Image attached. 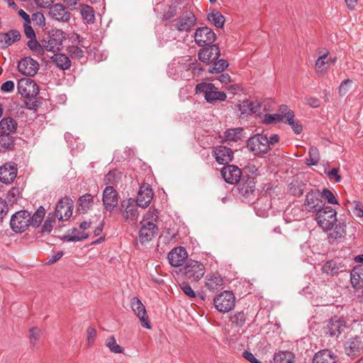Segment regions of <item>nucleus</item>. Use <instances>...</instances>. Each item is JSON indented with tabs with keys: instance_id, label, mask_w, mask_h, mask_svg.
I'll list each match as a JSON object with an SVG mask.
<instances>
[{
	"instance_id": "1",
	"label": "nucleus",
	"mask_w": 363,
	"mask_h": 363,
	"mask_svg": "<svg viewBox=\"0 0 363 363\" xmlns=\"http://www.w3.org/2000/svg\"><path fill=\"white\" fill-rule=\"evenodd\" d=\"M158 220V211L150 209L140 221V228L138 232L139 240L142 244L150 242L158 233L156 224Z\"/></svg>"
},
{
	"instance_id": "2",
	"label": "nucleus",
	"mask_w": 363,
	"mask_h": 363,
	"mask_svg": "<svg viewBox=\"0 0 363 363\" xmlns=\"http://www.w3.org/2000/svg\"><path fill=\"white\" fill-rule=\"evenodd\" d=\"M196 93L201 94L205 100L210 104L225 101L227 96L224 91H218L212 83L201 82L196 86Z\"/></svg>"
},
{
	"instance_id": "3",
	"label": "nucleus",
	"mask_w": 363,
	"mask_h": 363,
	"mask_svg": "<svg viewBox=\"0 0 363 363\" xmlns=\"http://www.w3.org/2000/svg\"><path fill=\"white\" fill-rule=\"evenodd\" d=\"M315 220L324 231L331 230L337 222V211L331 206H325L315 215Z\"/></svg>"
},
{
	"instance_id": "4",
	"label": "nucleus",
	"mask_w": 363,
	"mask_h": 363,
	"mask_svg": "<svg viewBox=\"0 0 363 363\" xmlns=\"http://www.w3.org/2000/svg\"><path fill=\"white\" fill-rule=\"evenodd\" d=\"M65 38V33L62 30L52 29L43 40L45 50L52 52L59 51Z\"/></svg>"
},
{
	"instance_id": "5",
	"label": "nucleus",
	"mask_w": 363,
	"mask_h": 363,
	"mask_svg": "<svg viewBox=\"0 0 363 363\" xmlns=\"http://www.w3.org/2000/svg\"><path fill=\"white\" fill-rule=\"evenodd\" d=\"M247 147L255 155H264L270 150L268 147L267 137L263 134H256L250 137L247 142Z\"/></svg>"
},
{
	"instance_id": "6",
	"label": "nucleus",
	"mask_w": 363,
	"mask_h": 363,
	"mask_svg": "<svg viewBox=\"0 0 363 363\" xmlns=\"http://www.w3.org/2000/svg\"><path fill=\"white\" fill-rule=\"evenodd\" d=\"M213 303L219 312L228 313L234 308L235 298L233 292L225 291L214 298Z\"/></svg>"
},
{
	"instance_id": "7",
	"label": "nucleus",
	"mask_w": 363,
	"mask_h": 363,
	"mask_svg": "<svg viewBox=\"0 0 363 363\" xmlns=\"http://www.w3.org/2000/svg\"><path fill=\"white\" fill-rule=\"evenodd\" d=\"M30 213L26 210L18 211L12 215L10 220V226L15 233H23L30 225Z\"/></svg>"
},
{
	"instance_id": "8",
	"label": "nucleus",
	"mask_w": 363,
	"mask_h": 363,
	"mask_svg": "<svg viewBox=\"0 0 363 363\" xmlns=\"http://www.w3.org/2000/svg\"><path fill=\"white\" fill-rule=\"evenodd\" d=\"M303 204L307 211L313 213L314 216L325 206L319 190L308 192Z\"/></svg>"
},
{
	"instance_id": "9",
	"label": "nucleus",
	"mask_w": 363,
	"mask_h": 363,
	"mask_svg": "<svg viewBox=\"0 0 363 363\" xmlns=\"http://www.w3.org/2000/svg\"><path fill=\"white\" fill-rule=\"evenodd\" d=\"M183 273L186 279L192 281H198L205 274V267L198 261L189 260L183 268Z\"/></svg>"
},
{
	"instance_id": "10",
	"label": "nucleus",
	"mask_w": 363,
	"mask_h": 363,
	"mask_svg": "<svg viewBox=\"0 0 363 363\" xmlns=\"http://www.w3.org/2000/svg\"><path fill=\"white\" fill-rule=\"evenodd\" d=\"M137 203L133 199L123 200L121 203V213L123 217L129 222L135 223L139 213Z\"/></svg>"
},
{
	"instance_id": "11",
	"label": "nucleus",
	"mask_w": 363,
	"mask_h": 363,
	"mask_svg": "<svg viewBox=\"0 0 363 363\" xmlns=\"http://www.w3.org/2000/svg\"><path fill=\"white\" fill-rule=\"evenodd\" d=\"M130 307L133 313L139 318L140 324L143 327L150 329L151 325L150 323L149 317L145 306L138 297H133L130 300Z\"/></svg>"
},
{
	"instance_id": "12",
	"label": "nucleus",
	"mask_w": 363,
	"mask_h": 363,
	"mask_svg": "<svg viewBox=\"0 0 363 363\" xmlns=\"http://www.w3.org/2000/svg\"><path fill=\"white\" fill-rule=\"evenodd\" d=\"M216 38L213 30L208 27L199 28L194 33L195 42L200 47L213 44Z\"/></svg>"
},
{
	"instance_id": "13",
	"label": "nucleus",
	"mask_w": 363,
	"mask_h": 363,
	"mask_svg": "<svg viewBox=\"0 0 363 363\" xmlns=\"http://www.w3.org/2000/svg\"><path fill=\"white\" fill-rule=\"evenodd\" d=\"M72 211L73 203L70 199L65 196L57 203L54 216L60 220H67L72 215Z\"/></svg>"
},
{
	"instance_id": "14",
	"label": "nucleus",
	"mask_w": 363,
	"mask_h": 363,
	"mask_svg": "<svg viewBox=\"0 0 363 363\" xmlns=\"http://www.w3.org/2000/svg\"><path fill=\"white\" fill-rule=\"evenodd\" d=\"M18 92L23 97L32 98L38 94V85L30 78H22L18 82Z\"/></svg>"
},
{
	"instance_id": "15",
	"label": "nucleus",
	"mask_w": 363,
	"mask_h": 363,
	"mask_svg": "<svg viewBox=\"0 0 363 363\" xmlns=\"http://www.w3.org/2000/svg\"><path fill=\"white\" fill-rule=\"evenodd\" d=\"M103 205L107 211L111 212L118 203V194L111 186H106L103 191Z\"/></svg>"
},
{
	"instance_id": "16",
	"label": "nucleus",
	"mask_w": 363,
	"mask_h": 363,
	"mask_svg": "<svg viewBox=\"0 0 363 363\" xmlns=\"http://www.w3.org/2000/svg\"><path fill=\"white\" fill-rule=\"evenodd\" d=\"M220 55L219 48L215 44L204 46L198 54L199 59L205 63H210L218 60Z\"/></svg>"
},
{
	"instance_id": "17",
	"label": "nucleus",
	"mask_w": 363,
	"mask_h": 363,
	"mask_svg": "<svg viewBox=\"0 0 363 363\" xmlns=\"http://www.w3.org/2000/svg\"><path fill=\"white\" fill-rule=\"evenodd\" d=\"M38 69V62L29 57L21 60L18 63V71L26 76L35 75Z\"/></svg>"
},
{
	"instance_id": "18",
	"label": "nucleus",
	"mask_w": 363,
	"mask_h": 363,
	"mask_svg": "<svg viewBox=\"0 0 363 363\" xmlns=\"http://www.w3.org/2000/svg\"><path fill=\"white\" fill-rule=\"evenodd\" d=\"M346 328L345 322L337 317L331 318L325 328V333L337 338Z\"/></svg>"
},
{
	"instance_id": "19",
	"label": "nucleus",
	"mask_w": 363,
	"mask_h": 363,
	"mask_svg": "<svg viewBox=\"0 0 363 363\" xmlns=\"http://www.w3.org/2000/svg\"><path fill=\"white\" fill-rule=\"evenodd\" d=\"M213 155L219 164H228L233 160V152L229 147L218 145L214 147Z\"/></svg>"
},
{
	"instance_id": "20",
	"label": "nucleus",
	"mask_w": 363,
	"mask_h": 363,
	"mask_svg": "<svg viewBox=\"0 0 363 363\" xmlns=\"http://www.w3.org/2000/svg\"><path fill=\"white\" fill-rule=\"evenodd\" d=\"M345 350L347 355L355 357L363 352V340L359 337L350 338L345 343Z\"/></svg>"
},
{
	"instance_id": "21",
	"label": "nucleus",
	"mask_w": 363,
	"mask_h": 363,
	"mask_svg": "<svg viewBox=\"0 0 363 363\" xmlns=\"http://www.w3.org/2000/svg\"><path fill=\"white\" fill-rule=\"evenodd\" d=\"M186 257L187 252L185 248L182 247L174 248L169 252L167 255L169 262L172 267L182 266Z\"/></svg>"
},
{
	"instance_id": "22",
	"label": "nucleus",
	"mask_w": 363,
	"mask_h": 363,
	"mask_svg": "<svg viewBox=\"0 0 363 363\" xmlns=\"http://www.w3.org/2000/svg\"><path fill=\"white\" fill-rule=\"evenodd\" d=\"M221 174L227 183L234 184L240 181L241 170L237 166L228 165L222 169Z\"/></svg>"
},
{
	"instance_id": "23",
	"label": "nucleus",
	"mask_w": 363,
	"mask_h": 363,
	"mask_svg": "<svg viewBox=\"0 0 363 363\" xmlns=\"http://www.w3.org/2000/svg\"><path fill=\"white\" fill-rule=\"evenodd\" d=\"M153 197L152 188L149 185H143L140 187L136 200L137 205L142 208L147 207Z\"/></svg>"
},
{
	"instance_id": "24",
	"label": "nucleus",
	"mask_w": 363,
	"mask_h": 363,
	"mask_svg": "<svg viewBox=\"0 0 363 363\" xmlns=\"http://www.w3.org/2000/svg\"><path fill=\"white\" fill-rule=\"evenodd\" d=\"M49 14L50 17L59 22L66 23L70 19V13L60 4H55L50 8Z\"/></svg>"
},
{
	"instance_id": "25",
	"label": "nucleus",
	"mask_w": 363,
	"mask_h": 363,
	"mask_svg": "<svg viewBox=\"0 0 363 363\" xmlns=\"http://www.w3.org/2000/svg\"><path fill=\"white\" fill-rule=\"evenodd\" d=\"M21 35L17 30H10L7 33H0V48L6 49L21 40Z\"/></svg>"
},
{
	"instance_id": "26",
	"label": "nucleus",
	"mask_w": 363,
	"mask_h": 363,
	"mask_svg": "<svg viewBox=\"0 0 363 363\" xmlns=\"http://www.w3.org/2000/svg\"><path fill=\"white\" fill-rule=\"evenodd\" d=\"M196 23L195 16L191 12H186L177 21V28L180 31H189Z\"/></svg>"
},
{
	"instance_id": "27",
	"label": "nucleus",
	"mask_w": 363,
	"mask_h": 363,
	"mask_svg": "<svg viewBox=\"0 0 363 363\" xmlns=\"http://www.w3.org/2000/svg\"><path fill=\"white\" fill-rule=\"evenodd\" d=\"M17 175V169L13 165L5 164L0 167V182L4 184L11 183Z\"/></svg>"
},
{
	"instance_id": "28",
	"label": "nucleus",
	"mask_w": 363,
	"mask_h": 363,
	"mask_svg": "<svg viewBox=\"0 0 363 363\" xmlns=\"http://www.w3.org/2000/svg\"><path fill=\"white\" fill-rule=\"evenodd\" d=\"M224 284L223 277L220 275L209 274L206 277V286L211 291H215L222 289Z\"/></svg>"
},
{
	"instance_id": "29",
	"label": "nucleus",
	"mask_w": 363,
	"mask_h": 363,
	"mask_svg": "<svg viewBox=\"0 0 363 363\" xmlns=\"http://www.w3.org/2000/svg\"><path fill=\"white\" fill-rule=\"evenodd\" d=\"M346 266L343 263L337 262L335 260L327 262L323 267L322 271L330 276H334L339 272L345 271Z\"/></svg>"
},
{
	"instance_id": "30",
	"label": "nucleus",
	"mask_w": 363,
	"mask_h": 363,
	"mask_svg": "<svg viewBox=\"0 0 363 363\" xmlns=\"http://www.w3.org/2000/svg\"><path fill=\"white\" fill-rule=\"evenodd\" d=\"M313 363H335V357L330 350H323L314 355Z\"/></svg>"
},
{
	"instance_id": "31",
	"label": "nucleus",
	"mask_w": 363,
	"mask_h": 363,
	"mask_svg": "<svg viewBox=\"0 0 363 363\" xmlns=\"http://www.w3.org/2000/svg\"><path fill=\"white\" fill-rule=\"evenodd\" d=\"M17 129V123L12 118H4L0 121V133L11 135Z\"/></svg>"
},
{
	"instance_id": "32",
	"label": "nucleus",
	"mask_w": 363,
	"mask_h": 363,
	"mask_svg": "<svg viewBox=\"0 0 363 363\" xmlns=\"http://www.w3.org/2000/svg\"><path fill=\"white\" fill-rule=\"evenodd\" d=\"M350 276L353 287L357 289L363 287V265L355 267L352 269Z\"/></svg>"
},
{
	"instance_id": "33",
	"label": "nucleus",
	"mask_w": 363,
	"mask_h": 363,
	"mask_svg": "<svg viewBox=\"0 0 363 363\" xmlns=\"http://www.w3.org/2000/svg\"><path fill=\"white\" fill-rule=\"evenodd\" d=\"M52 62L56 65V66L62 70L68 69L71 65V61L69 58L62 53L55 54L51 57Z\"/></svg>"
},
{
	"instance_id": "34",
	"label": "nucleus",
	"mask_w": 363,
	"mask_h": 363,
	"mask_svg": "<svg viewBox=\"0 0 363 363\" xmlns=\"http://www.w3.org/2000/svg\"><path fill=\"white\" fill-rule=\"evenodd\" d=\"M210 63L211 65L208 67V72L211 74L221 73L229 66L228 61L223 59L213 60Z\"/></svg>"
},
{
	"instance_id": "35",
	"label": "nucleus",
	"mask_w": 363,
	"mask_h": 363,
	"mask_svg": "<svg viewBox=\"0 0 363 363\" xmlns=\"http://www.w3.org/2000/svg\"><path fill=\"white\" fill-rule=\"evenodd\" d=\"M93 205V197L91 194H86L79 199L78 211L81 213H86Z\"/></svg>"
},
{
	"instance_id": "36",
	"label": "nucleus",
	"mask_w": 363,
	"mask_h": 363,
	"mask_svg": "<svg viewBox=\"0 0 363 363\" xmlns=\"http://www.w3.org/2000/svg\"><path fill=\"white\" fill-rule=\"evenodd\" d=\"M294 355L289 351H279L274 354V363H294Z\"/></svg>"
},
{
	"instance_id": "37",
	"label": "nucleus",
	"mask_w": 363,
	"mask_h": 363,
	"mask_svg": "<svg viewBox=\"0 0 363 363\" xmlns=\"http://www.w3.org/2000/svg\"><path fill=\"white\" fill-rule=\"evenodd\" d=\"M45 210L43 206H40L36 211L33 214L30 215V225L36 228L39 227L43 219L45 217Z\"/></svg>"
},
{
	"instance_id": "38",
	"label": "nucleus",
	"mask_w": 363,
	"mask_h": 363,
	"mask_svg": "<svg viewBox=\"0 0 363 363\" xmlns=\"http://www.w3.org/2000/svg\"><path fill=\"white\" fill-rule=\"evenodd\" d=\"M208 21L218 28H223L225 23V18L219 11H213L208 14Z\"/></svg>"
},
{
	"instance_id": "39",
	"label": "nucleus",
	"mask_w": 363,
	"mask_h": 363,
	"mask_svg": "<svg viewBox=\"0 0 363 363\" xmlns=\"http://www.w3.org/2000/svg\"><path fill=\"white\" fill-rule=\"evenodd\" d=\"M328 56V52L320 55L315 63V69L318 73H323L328 70L330 65L327 57Z\"/></svg>"
},
{
	"instance_id": "40",
	"label": "nucleus",
	"mask_w": 363,
	"mask_h": 363,
	"mask_svg": "<svg viewBox=\"0 0 363 363\" xmlns=\"http://www.w3.org/2000/svg\"><path fill=\"white\" fill-rule=\"evenodd\" d=\"M333 231L330 233V237L333 240H337L344 238L346 235V223L345 222L339 221L338 224H335Z\"/></svg>"
},
{
	"instance_id": "41",
	"label": "nucleus",
	"mask_w": 363,
	"mask_h": 363,
	"mask_svg": "<svg viewBox=\"0 0 363 363\" xmlns=\"http://www.w3.org/2000/svg\"><path fill=\"white\" fill-rule=\"evenodd\" d=\"M88 238V235L83 230L74 228L71 233L65 236L64 240L69 242H77Z\"/></svg>"
},
{
	"instance_id": "42",
	"label": "nucleus",
	"mask_w": 363,
	"mask_h": 363,
	"mask_svg": "<svg viewBox=\"0 0 363 363\" xmlns=\"http://www.w3.org/2000/svg\"><path fill=\"white\" fill-rule=\"evenodd\" d=\"M13 137L9 134L0 133V151L11 149L13 145Z\"/></svg>"
},
{
	"instance_id": "43",
	"label": "nucleus",
	"mask_w": 363,
	"mask_h": 363,
	"mask_svg": "<svg viewBox=\"0 0 363 363\" xmlns=\"http://www.w3.org/2000/svg\"><path fill=\"white\" fill-rule=\"evenodd\" d=\"M286 123L291 127L296 134H300L302 132V125L294 121V114L293 112L286 113Z\"/></svg>"
},
{
	"instance_id": "44",
	"label": "nucleus",
	"mask_w": 363,
	"mask_h": 363,
	"mask_svg": "<svg viewBox=\"0 0 363 363\" xmlns=\"http://www.w3.org/2000/svg\"><path fill=\"white\" fill-rule=\"evenodd\" d=\"M242 129L240 128H230L224 133L226 140L236 142L241 139Z\"/></svg>"
},
{
	"instance_id": "45",
	"label": "nucleus",
	"mask_w": 363,
	"mask_h": 363,
	"mask_svg": "<svg viewBox=\"0 0 363 363\" xmlns=\"http://www.w3.org/2000/svg\"><path fill=\"white\" fill-rule=\"evenodd\" d=\"M27 45L30 50L37 55H43L44 54L45 48L43 46V43H39L36 40V37L35 38L29 39L27 43Z\"/></svg>"
},
{
	"instance_id": "46",
	"label": "nucleus",
	"mask_w": 363,
	"mask_h": 363,
	"mask_svg": "<svg viewBox=\"0 0 363 363\" xmlns=\"http://www.w3.org/2000/svg\"><path fill=\"white\" fill-rule=\"evenodd\" d=\"M320 160L319 150L315 147H311L308 152V158L306 160V164L308 166H315Z\"/></svg>"
},
{
	"instance_id": "47",
	"label": "nucleus",
	"mask_w": 363,
	"mask_h": 363,
	"mask_svg": "<svg viewBox=\"0 0 363 363\" xmlns=\"http://www.w3.org/2000/svg\"><path fill=\"white\" fill-rule=\"evenodd\" d=\"M106 346L108 350L115 354H121L123 352V349L118 344L113 336L108 337L106 340Z\"/></svg>"
},
{
	"instance_id": "48",
	"label": "nucleus",
	"mask_w": 363,
	"mask_h": 363,
	"mask_svg": "<svg viewBox=\"0 0 363 363\" xmlns=\"http://www.w3.org/2000/svg\"><path fill=\"white\" fill-rule=\"evenodd\" d=\"M240 112V117H245L252 114V101L248 99L243 100L238 106Z\"/></svg>"
},
{
	"instance_id": "49",
	"label": "nucleus",
	"mask_w": 363,
	"mask_h": 363,
	"mask_svg": "<svg viewBox=\"0 0 363 363\" xmlns=\"http://www.w3.org/2000/svg\"><path fill=\"white\" fill-rule=\"evenodd\" d=\"M81 14L82 18L86 21L88 23L94 21V11L91 6L87 5L83 6L81 9Z\"/></svg>"
},
{
	"instance_id": "50",
	"label": "nucleus",
	"mask_w": 363,
	"mask_h": 363,
	"mask_svg": "<svg viewBox=\"0 0 363 363\" xmlns=\"http://www.w3.org/2000/svg\"><path fill=\"white\" fill-rule=\"evenodd\" d=\"M262 121L265 124H275L282 121V116L279 113H267L264 116Z\"/></svg>"
},
{
	"instance_id": "51",
	"label": "nucleus",
	"mask_w": 363,
	"mask_h": 363,
	"mask_svg": "<svg viewBox=\"0 0 363 363\" xmlns=\"http://www.w3.org/2000/svg\"><path fill=\"white\" fill-rule=\"evenodd\" d=\"M80 45H72L67 48V51L72 57L81 59L84 57V51L79 48Z\"/></svg>"
},
{
	"instance_id": "52",
	"label": "nucleus",
	"mask_w": 363,
	"mask_h": 363,
	"mask_svg": "<svg viewBox=\"0 0 363 363\" xmlns=\"http://www.w3.org/2000/svg\"><path fill=\"white\" fill-rule=\"evenodd\" d=\"M321 194V199H325L328 201V202L330 204H338L337 200L336 199L335 195L333 193L328 189H323V191L320 192Z\"/></svg>"
},
{
	"instance_id": "53",
	"label": "nucleus",
	"mask_w": 363,
	"mask_h": 363,
	"mask_svg": "<svg viewBox=\"0 0 363 363\" xmlns=\"http://www.w3.org/2000/svg\"><path fill=\"white\" fill-rule=\"evenodd\" d=\"M20 189L18 187H13L7 193L6 198L9 202L15 203L16 201H17L18 197L20 196Z\"/></svg>"
},
{
	"instance_id": "54",
	"label": "nucleus",
	"mask_w": 363,
	"mask_h": 363,
	"mask_svg": "<svg viewBox=\"0 0 363 363\" xmlns=\"http://www.w3.org/2000/svg\"><path fill=\"white\" fill-rule=\"evenodd\" d=\"M55 220V216L54 215L49 214L48 217L44 222L42 226V232L43 233H50L52 229V223Z\"/></svg>"
},
{
	"instance_id": "55",
	"label": "nucleus",
	"mask_w": 363,
	"mask_h": 363,
	"mask_svg": "<svg viewBox=\"0 0 363 363\" xmlns=\"http://www.w3.org/2000/svg\"><path fill=\"white\" fill-rule=\"evenodd\" d=\"M29 332L30 342L33 346H35L40 339V330L37 328H32L30 329Z\"/></svg>"
},
{
	"instance_id": "56",
	"label": "nucleus",
	"mask_w": 363,
	"mask_h": 363,
	"mask_svg": "<svg viewBox=\"0 0 363 363\" xmlns=\"http://www.w3.org/2000/svg\"><path fill=\"white\" fill-rule=\"evenodd\" d=\"M180 288L182 290V291L189 297L190 298H195L196 297V293L192 289L191 286L186 282H183L180 284Z\"/></svg>"
},
{
	"instance_id": "57",
	"label": "nucleus",
	"mask_w": 363,
	"mask_h": 363,
	"mask_svg": "<svg viewBox=\"0 0 363 363\" xmlns=\"http://www.w3.org/2000/svg\"><path fill=\"white\" fill-rule=\"evenodd\" d=\"M232 321L237 326H242L245 322V315L243 312H239L234 315Z\"/></svg>"
},
{
	"instance_id": "58",
	"label": "nucleus",
	"mask_w": 363,
	"mask_h": 363,
	"mask_svg": "<svg viewBox=\"0 0 363 363\" xmlns=\"http://www.w3.org/2000/svg\"><path fill=\"white\" fill-rule=\"evenodd\" d=\"M31 20L40 26H44L45 23L44 15L40 12L34 13L32 15Z\"/></svg>"
},
{
	"instance_id": "59",
	"label": "nucleus",
	"mask_w": 363,
	"mask_h": 363,
	"mask_svg": "<svg viewBox=\"0 0 363 363\" xmlns=\"http://www.w3.org/2000/svg\"><path fill=\"white\" fill-rule=\"evenodd\" d=\"M71 39L73 44L77 43L78 45H80V47L84 48H87L89 47V43L82 38L78 34H74Z\"/></svg>"
},
{
	"instance_id": "60",
	"label": "nucleus",
	"mask_w": 363,
	"mask_h": 363,
	"mask_svg": "<svg viewBox=\"0 0 363 363\" xmlns=\"http://www.w3.org/2000/svg\"><path fill=\"white\" fill-rule=\"evenodd\" d=\"M9 212V206L6 201L0 198V220H2Z\"/></svg>"
},
{
	"instance_id": "61",
	"label": "nucleus",
	"mask_w": 363,
	"mask_h": 363,
	"mask_svg": "<svg viewBox=\"0 0 363 363\" xmlns=\"http://www.w3.org/2000/svg\"><path fill=\"white\" fill-rule=\"evenodd\" d=\"M96 336V330L92 327H89L87 329V342L89 345H92Z\"/></svg>"
},
{
	"instance_id": "62",
	"label": "nucleus",
	"mask_w": 363,
	"mask_h": 363,
	"mask_svg": "<svg viewBox=\"0 0 363 363\" xmlns=\"http://www.w3.org/2000/svg\"><path fill=\"white\" fill-rule=\"evenodd\" d=\"M327 174L330 180L334 179L335 182H340L341 180V177L338 173L337 168H333L327 172Z\"/></svg>"
},
{
	"instance_id": "63",
	"label": "nucleus",
	"mask_w": 363,
	"mask_h": 363,
	"mask_svg": "<svg viewBox=\"0 0 363 363\" xmlns=\"http://www.w3.org/2000/svg\"><path fill=\"white\" fill-rule=\"evenodd\" d=\"M15 87L14 82L13 81H6L3 83L1 86V91L3 92H11L13 91Z\"/></svg>"
},
{
	"instance_id": "64",
	"label": "nucleus",
	"mask_w": 363,
	"mask_h": 363,
	"mask_svg": "<svg viewBox=\"0 0 363 363\" xmlns=\"http://www.w3.org/2000/svg\"><path fill=\"white\" fill-rule=\"evenodd\" d=\"M354 206L353 208V213L355 216L358 218H362L363 217V208L362 206V204L359 201H354L353 202Z\"/></svg>"
}]
</instances>
